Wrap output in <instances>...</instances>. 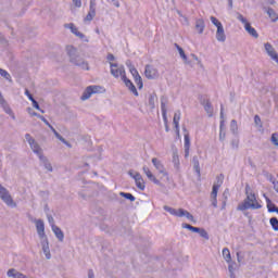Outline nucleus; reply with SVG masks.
I'll return each mask as SVG.
<instances>
[{
  "mask_svg": "<svg viewBox=\"0 0 278 278\" xmlns=\"http://www.w3.org/2000/svg\"><path fill=\"white\" fill-rule=\"evenodd\" d=\"M193 170L197 173L198 177H201V166L199 164V156H193Z\"/></svg>",
  "mask_w": 278,
  "mask_h": 278,
  "instance_id": "26",
  "label": "nucleus"
},
{
  "mask_svg": "<svg viewBox=\"0 0 278 278\" xmlns=\"http://www.w3.org/2000/svg\"><path fill=\"white\" fill-rule=\"evenodd\" d=\"M152 164L160 175H163V177H168V172H166V167H164L162 161H160L157 157H153Z\"/></svg>",
  "mask_w": 278,
  "mask_h": 278,
  "instance_id": "7",
  "label": "nucleus"
},
{
  "mask_svg": "<svg viewBox=\"0 0 278 278\" xmlns=\"http://www.w3.org/2000/svg\"><path fill=\"white\" fill-rule=\"evenodd\" d=\"M182 131H185V157L190 155V135L188 134V129L182 127Z\"/></svg>",
  "mask_w": 278,
  "mask_h": 278,
  "instance_id": "14",
  "label": "nucleus"
},
{
  "mask_svg": "<svg viewBox=\"0 0 278 278\" xmlns=\"http://www.w3.org/2000/svg\"><path fill=\"white\" fill-rule=\"evenodd\" d=\"M119 194L121 197H124V199H127L128 201H131V202L136 201V197H134V194L131 193L121 192Z\"/></svg>",
  "mask_w": 278,
  "mask_h": 278,
  "instance_id": "42",
  "label": "nucleus"
},
{
  "mask_svg": "<svg viewBox=\"0 0 278 278\" xmlns=\"http://www.w3.org/2000/svg\"><path fill=\"white\" fill-rule=\"evenodd\" d=\"M55 136V138H58V140H60V142H64V137H62V135H60V132H58V130H53L52 131Z\"/></svg>",
  "mask_w": 278,
  "mask_h": 278,
  "instance_id": "50",
  "label": "nucleus"
},
{
  "mask_svg": "<svg viewBox=\"0 0 278 278\" xmlns=\"http://www.w3.org/2000/svg\"><path fill=\"white\" fill-rule=\"evenodd\" d=\"M270 142L273 143L274 147H278V134L277 132H274L271 135Z\"/></svg>",
  "mask_w": 278,
  "mask_h": 278,
  "instance_id": "45",
  "label": "nucleus"
},
{
  "mask_svg": "<svg viewBox=\"0 0 278 278\" xmlns=\"http://www.w3.org/2000/svg\"><path fill=\"white\" fill-rule=\"evenodd\" d=\"M52 231L55 238L59 240V242H64V231H62L61 227H58L56 225H52Z\"/></svg>",
  "mask_w": 278,
  "mask_h": 278,
  "instance_id": "17",
  "label": "nucleus"
},
{
  "mask_svg": "<svg viewBox=\"0 0 278 278\" xmlns=\"http://www.w3.org/2000/svg\"><path fill=\"white\" fill-rule=\"evenodd\" d=\"M202 105L210 117L214 116V106H212V102L208 99L203 100Z\"/></svg>",
  "mask_w": 278,
  "mask_h": 278,
  "instance_id": "20",
  "label": "nucleus"
},
{
  "mask_svg": "<svg viewBox=\"0 0 278 278\" xmlns=\"http://www.w3.org/2000/svg\"><path fill=\"white\" fill-rule=\"evenodd\" d=\"M126 66L129 68V71H131V68H136V66H134V64L131 63V60L126 61Z\"/></svg>",
  "mask_w": 278,
  "mask_h": 278,
  "instance_id": "59",
  "label": "nucleus"
},
{
  "mask_svg": "<svg viewBox=\"0 0 278 278\" xmlns=\"http://www.w3.org/2000/svg\"><path fill=\"white\" fill-rule=\"evenodd\" d=\"M179 121H181V111H176L173 118L175 127L179 126Z\"/></svg>",
  "mask_w": 278,
  "mask_h": 278,
  "instance_id": "34",
  "label": "nucleus"
},
{
  "mask_svg": "<svg viewBox=\"0 0 278 278\" xmlns=\"http://www.w3.org/2000/svg\"><path fill=\"white\" fill-rule=\"evenodd\" d=\"M75 8H81V0H72Z\"/></svg>",
  "mask_w": 278,
  "mask_h": 278,
  "instance_id": "62",
  "label": "nucleus"
},
{
  "mask_svg": "<svg viewBox=\"0 0 278 278\" xmlns=\"http://www.w3.org/2000/svg\"><path fill=\"white\" fill-rule=\"evenodd\" d=\"M144 75L147 79H157L160 77V72L153 65H146Z\"/></svg>",
  "mask_w": 278,
  "mask_h": 278,
  "instance_id": "5",
  "label": "nucleus"
},
{
  "mask_svg": "<svg viewBox=\"0 0 278 278\" xmlns=\"http://www.w3.org/2000/svg\"><path fill=\"white\" fill-rule=\"evenodd\" d=\"M30 149L33 152H35L36 155H38V157H41L42 155V148H40V144H38V142H34L29 144Z\"/></svg>",
  "mask_w": 278,
  "mask_h": 278,
  "instance_id": "25",
  "label": "nucleus"
},
{
  "mask_svg": "<svg viewBox=\"0 0 278 278\" xmlns=\"http://www.w3.org/2000/svg\"><path fill=\"white\" fill-rule=\"evenodd\" d=\"M143 173L148 177V179L150 181H152V184H155L156 186H160V184H161L160 180H157L155 175H153V173H151V169L148 166H143Z\"/></svg>",
  "mask_w": 278,
  "mask_h": 278,
  "instance_id": "16",
  "label": "nucleus"
},
{
  "mask_svg": "<svg viewBox=\"0 0 278 278\" xmlns=\"http://www.w3.org/2000/svg\"><path fill=\"white\" fill-rule=\"evenodd\" d=\"M219 189H220V187H216V186L213 185V189H212V192H211V198H217Z\"/></svg>",
  "mask_w": 278,
  "mask_h": 278,
  "instance_id": "47",
  "label": "nucleus"
},
{
  "mask_svg": "<svg viewBox=\"0 0 278 278\" xmlns=\"http://www.w3.org/2000/svg\"><path fill=\"white\" fill-rule=\"evenodd\" d=\"M110 68H111V75L115 77V79H118V77L124 78L125 74V66L121 65L118 66V63H112L110 62Z\"/></svg>",
  "mask_w": 278,
  "mask_h": 278,
  "instance_id": "4",
  "label": "nucleus"
},
{
  "mask_svg": "<svg viewBox=\"0 0 278 278\" xmlns=\"http://www.w3.org/2000/svg\"><path fill=\"white\" fill-rule=\"evenodd\" d=\"M178 52L180 58L184 60L185 64H190V62H188V55H186L184 48H178Z\"/></svg>",
  "mask_w": 278,
  "mask_h": 278,
  "instance_id": "37",
  "label": "nucleus"
},
{
  "mask_svg": "<svg viewBox=\"0 0 278 278\" xmlns=\"http://www.w3.org/2000/svg\"><path fill=\"white\" fill-rule=\"evenodd\" d=\"M211 23H213V25H215V27H217V29L219 28V26H223V23H220L218 21V18L211 16Z\"/></svg>",
  "mask_w": 278,
  "mask_h": 278,
  "instance_id": "46",
  "label": "nucleus"
},
{
  "mask_svg": "<svg viewBox=\"0 0 278 278\" xmlns=\"http://www.w3.org/2000/svg\"><path fill=\"white\" fill-rule=\"evenodd\" d=\"M239 144H240V141L238 139H233L231 141L232 149H238Z\"/></svg>",
  "mask_w": 278,
  "mask_h": 278,
  "instance_id": "54",
  "label": "nucleus"
},
{
  "mask_svg": "<svg viewBox=\"0 0 278 278\" xmlns=\"http://www.w3.org/2000/svg\"><path fill=\"white\" fill-rule=\"evenodd\" d=\"M25 139L28 142V144H31V143H34L36 141V139L31 138L30 134H26L25 135Z\"/></svg>",
  "mask_w": 278,
  "mask_h": 278,
  "instance_id": "48",
  "label": "nucleus"
},
{
  "mask_svg": "<svg viewBox=\"0 0 278 278\" xmlns=\"http://www.w3.org/2000/svg\"><path fill=\"white\" fill-rule=\"evenodd\" d=\"M35 225L40 240L47 238V233L45 232V222L42 219H36Z\"/></svg>",
  "mask_w": 278,
  "mask_h": 278,
  "instance_id": "9",
  "label": "nucleus"
},
{
  "mask_svg": "<svg viewBox=\"0 0 278 278\" xmlns=\"http://www.w3.org/2000/svg\"><path fill=\"white\" fill-rule=\"evenodd\" d=\"M166 105H168V97L163 96L161 97V112H162L163 121L165 124L168 123V116H167L168 109L166 108Z\"/></svg>",
  "mask_w": 278,
  "mask_h": 278,
  "instance_id": "8",
  "label": "nucleus"
},
{
  "mask_svg": "<svg viewBox=\"0 0 278 278\" xmlns=\"http://www.w3.org/2000/svg\"><path fill=\"white\" fill-rule=\"evenodd\" d=\"M48 222H49L50 225H51V229H53V225H55V219H53V216L48 215Z\"/></svg>",
  "mask_w": 278,
  "mask_h": 278,
  "instance_id": "57",
  "label": "nucleus"
},
{
  "mask_svg": "<svg viewBox=\"0 0 278 278\" xmlns=\"http://www.w3.org/2000/svg\"><path fill=\"white\" fill-rule=\"evenodd\" d=\"M269 223H270L274 231H278V219H277V217H271L269 219Z\"/></svg>",
  "mask_w": 278,
  "mask_h": 278,
  "instance_id": "40",
  "label": "nucleus"
},
{
  "mask_svg": "<svg viewBox=\"0 0 278 278\" xmlns=\"http://www.w3.org/2000/svg\"><path fill=\"white\" fill-rule=\"evenodd\" d=\"M64 27L66 29H71L72 34L76 35L78 38H80V40H84L86 38V35H84V33H80L76 25L73 24V23H70V24H65Z\"/></svg>",
  "mask_w": 278,
  "mask_h": 278,
  "instance_id": "12",
  "label": "nucleus"
},
{
  "mask_svg": "<svg viewBox=\"0 0 278 278\" xmlns=\"http://www.w3.org/2000/svg\"><path fill=\"white\" fill-rule=\"evenodd\" d=\"M31 103H33V108H35V110H40V104H38V101H36V99L33 100Z\"/></svg>",
  "mask_w": 278,
  "mask_h": 278,
  "instance_id": "60",
  "label": "nucleus"
},
{
  "mask_svg": "<svg viewBox=\"0 0 278 278\" xmlns=\"http://www.w3.org/2000/svg\"><path fill=\"white\" fill-rule=\"evenodd\" d=\"M198 233L201 238H204V240H210V233H207V230L204 228H199Z\"/></svg>",
  "mask_w": 278,
  "mask_h": 278,
  "instance_id": "36",
  "label": "nucleus"
},
{
  "mask_svg": "<svg viewBox=\"0 0 278 278\" xmlns=\"http://www.w3.org/2000/svg\"><path fill=\"white\" fill-rule=\"evenodd\" d=\"M266 13L268 14L269 18L273 21V23H277L278 15L277 12L273 8H267Z\"/></svg>",
  "mask_w": 278,
  "mask_h": 278,
  "instance_id": "29",
  "label": "nucleus"
},
{
  "mask_svg": "<svg viewBox=\"0 0 278 278\" xmlns=\"http://www.w3.org/2000/svg\"><path fill=\"white\" fill-rule=\"evenodd\" d=\"M157 100V94L151 93L149 96L148 105H150L151 110H155V101Z\"/></svg>",
  "mask_w": 278,
  "mask_h": 278,
  "instance_id": "31",
  "label": "nucleus"
},
{
  "mask_svg": "<svg viewBox=\"0 0 278 278\" xmlns=\"http://www.w3.org/2000/svg\"><path fill=\"white\" fill-rule=\"evenodd\" d=\"M136 186L139 190H144L146 186H144V179L142 178V175H140V173H136L134 176Z\"/></svg>",
  "mask_w": 278,
  "mask_h": 278,
  "instance_id": "19",
  "label": "nucleus"
},
{
  "mask_svg": "<svg viewBox=\"0 0 278 278\" xmlns=\"http://www.w3.org/2000/svg\"><path fill=\"white\" fill-rule=\"evenodd\" d=\"M244 29L250 36H252V38H260V34H257V30L251 26V23L245 24Z\"/></svg>",
  "mask_w": 278,
  "mask_h": 278,
  "instance_id": "22",
  "label": "nucleus"
},
{
  "mask_svg": "<svg viewBox=\"0 0 278 278\" xmlns=\"http://www.w3.org/2000/svg\"><path fill=\"white\" fill-rule=\"evenodd\" d=\"M122 80L124 81L126 88H128L130 90V92H132V94H135V97H138V89H136V86L134 85V83H131L129 80V78H127V75H125Z\"/></svg>",
  "mask_w": 278,
  "mask_h": 278,
  "instance_id": "15",
  "label": "nucleus"
},
{
  "mask_svg": "<svg viewBox=\"0 0 278 278\" xmlns=\"http://www.w3.org/2000/svg\"><path fill=\"white\" fill-rule=\"evenodd\" d=\"M265 47V51L267 53V55H269V58H271L275 53H277V51H275V48L273 47V45H270V42H266L264 45Z\"/></svg>",
  "mask_w": 278,
  "mask_h": 278,
  "instance_id": "30",
  "label": "nucleus"
},
{
  "mask_svg": "<svg viewBox=\"0 0 278 278\" xmlns=\"http://www.w3.org/2000/svg\"><path fill=\"white\" fill-rule=\"evenodd\" d=\"M266 203H267V210L269 213L276 212L273 210H278L277 205H275V203H273V201H270V198H266Z\"/></svg>",
  "mask_w": 278,
  "mask_h": 278,
  "instance_id": "35",
  "label": "nucleus"
},
{
  "mask_svg": "<svg viewBox=\"0 0 278 278\" xmlns=\"http://www.w3.org/2000/svg\"><path fill=\"white\" fill-rule=\"evenodd\" d=\"M222 253L225 262L229 264L231 262V252L227 248H224Z\"/></svg>",
  "mask_w": 278,
  "mask_h": 278,
  "instance_id": "32",
  "label": "nucleus"
},
{
  "mask_svg": "<svg viewBox=\"0 0 278 278\" xmlns=\"http://www.w3.org/2000/svg\"><path fill=\"white\" fill-rule=\"evenodd\" d=\"M88 277L89 278H94V271L92 269L88 270Z\"/></svg>",
  "mask_w": 278,
  "mask_h": 278,
  "instance_id": "64",
  "label": "nucleus"
},
{
  "mask_svg": "<svg viewBox=\"0 0 278 278\" xmlns=\"http://www.w3.org/2000/svg\"><path fill=\"white\" fill-rule=\"evenodd\" d=\"M97 16V1L96 0H90V7H89V12L87 16L85 17V21H92Z\"/></svg>",
  "mask_w": 278,
  "mask_h": 278,
  "instance_id": "11",
  "label": "nucleus"
},
{
  "mask_svg": "<svg viewBox=\"0 0 278 278\" xmlns=\"http://www.w3.org/2000/svg\"><path fill=\"white\" fill-rule=\"evenodd\" d=\"M101 90V86H89L86 88L85 92L81 96V101H86L92 97V94H97Z\"/></svg>",
  "mask_w": 278,
  "mask_h": 278,
  "instance_id": "6",
  "label": "nucleus"
},
{
  "mask_svg": "<svg viewBox=\"0 0 278 278\" xmlns=\"http://www.w3.org/2000/svg\"><path fill=\"white\" fill-rule=\"evenodd\" d=\"M55 136V138H58V140H60V142H64V137H62V135H60V132H58V130H53L52 131Z\"/></svg>",
  "mask_w": 278,
  "mask_h": 278,
  "instance_id": "52",
  "label": "nucleus"
},
{
  "mask_svg": "<svg viewBox=\"0 0 278 278\" xmlns=\"http://www.w3.org/2000/svg\"><path fill=\"white\" fill-rule=\"evenodd\" d=\"M8 277H12V278H27V276H25V274L20 273L18 270L11 268L8 270L7 273Z\"/></svg>",
  "mask_w": 278,
  "mask_h": 278,
  "instance_id": "24",
  "label": "nucleus"
},
{
  "mask_svg": "<svg viewBox=\"0 0 278 278\" xmlns=\"http://www.w3.org/2000/svg\"><path fill=\"white\" fill-rule=\"evenodd\" d=\"M129 72L134 78L140 76V74L138 73V70H136V67H131V70H129Z\"/></svg>",
  "mask_w": 278,
  "mask_h": 278,
  "instance_id": "53",
  "label": "nucleus"
},
{
  "mask_svg": "<svg viewBox=\"0 0 278 278\" xmlns=\"http://www.w3.org/2000/svg\"><path fill=\"white\" fill-rule=\"evenodd\" d=\"M225 138H226V132L225 130H219V140L222 142H225Z\"/></svg>",
  "mask_w": 278,
  "mask_h": 278,
  "instance_id": "55",
  "label": "nucleus"
},
{
  "mask_svg": "<svg viewBox=\"0 0 278 278\" xmlns=\"http://www.w3.org/2000/svg\"><path fill=\"white\" fill-rule=\"evenodd\" d=\"M25 94H26V97H28L29 101H34L35 100L34 96H31V93L29 92L28 89L25 90Z\"/></svg>",
  "mask_w": 278,
  "mask_h": 278,
  "instance_id": "61",
  "label": "nucleus"
},
{
  "mask_svg": "<svg viewBox=\"0 0 278 278\" xmlns=\"http://www.w3.org/2000/svg\"><path fill=\"white\" fill-rule=\"evenodd\" d=\"M40 240H41V247H42V251L46 255V258L51 260V250L49 249V238L46 237Z\"/></svg>",
  "mask_w": 278,
  "mask_h": 278,
  "instance_id": "13",
  "label": "nucleus"
},
{
  "mask_svg": "<svg viewBox=\"0 0 278 278\" xmlns=\"http://www.w3.org/2000/svg\"><path fill=\"white\" fill-rule=\"evenodd\" d=\"M0 75L1 77H4V79H8V81H12V76L10 73H8V71L0 68Z\"/></svg>",
  "mask_w": 278,
  "mask_h": 278,
  "instance_id": "39",
  "label": "nucleus"
},
{
  "mask_svg": "<svg viewBox=\"0 0 278 278\" xmlns=\"http://www.w3.org/2000/svg\"><path fill=\"white\" fill-rule=\"evenodd\" d=\"M0 199L5 203V205H9V207H16V203H14V199H12L10 191H8L2 185H0Z\"/></svg>",
  "mask_w": 278,
  "mask_h": 278,
  "instance_id": "3",
  "label": "nucleus"
},
{
  "mask_svg": "<svg viewBox=\"0 0 278 278\" xmlns=\"http://www.w3.org/2000/svg\"><path fill=\"white\" fill-rule=\"evenodd\" d=\"M254 123H255V125L262 126V118L260 117V115L254 116Z\"/></svg>",
  "mask_w": 278,
  "mask_h": 278,
  "instance_id": "56",
  "label": "nucleus"
},
{
  "mask_svg": "<svg viewBox=\"0 0 278 278\" xmlns=\"http://www.w3.org/2000/svg\"><path fill=\"white\" fill-rule=\"evenodd\" d=\"M1 108L4 110L5 114H9L10 117L13 118V121H16V116L14 115V112L10 108V104L4 100L3 102H0Z\"/></svg>",
  "mask_w": 278,
  "mask_h": 278,
  "instance_id": "21",
  "label": "nucleus"
},
{
  "mask_svg": "<svg viewBox=\"0 0 278 278\" xmlns=\"http://www.w3.org/2000/svg\"><path fill=\"white\" fill-rule=\"evenodd\" d=\"M173 164H174L175 168H179V154H177V153L173 154Z\"/></svg>",
  "mask_w": 278,
  "mask_h": 278,
  "instance_id": "44",
  "label": "nucleus"
},
{
  "mask_svg": "<svg viewBox=\"0 0 278 278\" xmlns=\"http://www.w3.org/2000/svg\"><path fill=\"white\" fill-rule=\"evenodd\" d=\"M72 64H75V66H79L83 68V71H90V66L88 65V62L84 61V59L76 56L72 58Z\"/></svg>",
  "mask_w": 278,
  "mask_h": 278,
  "instance_id": "10",
  "label": "nucleus"
},
{
  "mask_svg": "<svg viewBox=\"0 0 278 278\" xmlns=\"http://www.w3.org/2000/svg\"><path fill=\"white\" fill-rule=\"evenodd\" d=\"M225 181V175L224 174H219L218 176H216V181L214 182L213 186L220 188V186H223V182Z\"/></svg>",
  "mask_w": 278,
  "mask_h": 278,
  "instance_id": "33",
  "label": "nucleus"
},
{
  "mask_svg": "<svg viewBox=\"0 0 278 278\" xmlns=\"http://www.w3.org/2000/svg\"><path fill=\"white\" fill-rule=\"evenodd\" d=\"M249 190H251V187L247 185L245 187L247 199L237 206V210L239 212H244L245 210H262V204L257 202V198L255 197V193L249 192Z\"/></svg>",
  "mask_w": 278,
  "mask_h": 278,
  "instance_id": "1",
  "label": "nucleus"
},
{
  "mask_svg": "<svg viewBox=\"0 0 278 278\" xmlns=\"http://www.w3.org/2000/svg\"><path fill=\"white\" fill-rule=\"evenodd\" d=\"M135 84L138 86L139 90H142L143 84H142V77L139 76H135Z\"/></svg>",
  "mask_w": 278,
  "mask_h": 278,
  "instance_id": "41",
  "label": "nucleus"
},
{
  "mask_svg": "<svg viewBox=\"0 0 278 278\" xmlns=\"http://www.w3.org/2000/svg\"><path fill=\"white\" fill-rule=\"evenodd\" d=\"M163 208L165 210V212H168L169 214H172V216H177L178 218H184L185 216L186 218H188V220H191V223H194V216L190 214V212L184 208L176 210L168 205H165Z\"/></svg>",
  "mask_w": 278,
  "mask_h": 278,
  "instance_id": "2",
  "label": "nucleus"
},
{
  "mask_svg": "<svg viewBox=\"0 0 278 278\" xmlns=\"http://www.w3.org/2000/svg\"><path fill=\"white\" fill-rule=\"evenodd\" d=\"M276 64H278V53L276 52L273 56H270Z\"/></svg>",
  "mask_w": 278,
  "mask_h": 278,
  "instance_id": "63",
  "label": "nucleus"
},
{
  "mask_svg": "<svg viewBox=\"0 0 278 278\" xmlns=\"http://www.w3.org/2000/svg\"><path fill=\"white\" fill-rule=\"evenodd\" d=\"M41 165L46 168L48 173H53V165H51V162H49V159L47 156L42 155L39 157Z\"/></svg>",
  "mask_w": 278,
  "mask_h": 278,
  "instance_id": "18",
  "label": "nucleus"
},
{
  "mask_svg": "<svg viewBox=\"0 0 278 278\" xmlns=\"http://www.w3.org/2000/svg\"><path fill=\"white\" fill-rule=\"evenodd\" d=\"M195 29H197L198 34H203V31L205 29V22L201 18L197 20Z\"/></svg>",
  "mask_w": 278,
  "mask_h": 278,
  "instance_id": "28",
  "label": "nucleus"
},
{
  "mask_svg": "<svg viewBox=\"0 0 278 278\" xmlns=\"http://www.w3.org/2000/svg\"><path fill=\"white\" fill-rule=\"evenodd\" d=\"M216 39L218 42H225L227 40V36L225 35V28L223 26H219L216 31Z\"/></svg>",
  "mask_w": 278,
  "mask_h": 278,
  "instance_id": "23",
  "label": "nucleus"
},
{
  "mask_svg": "<svg viewBox=\"0 0 278 278\" xmlns=\"http://www.w3.org/2000/svg\"><path fill=\"white\" fill-rule=\"evenodd\" d=\"M237 18L238 21H240V23H242L245 27V25H249V21H247V18L244 17L243 14L237 13Z\"/></svg>",
  "mask_w": 278,
  "mask_h": 278,
  "instance_id": "43",
  "label": "nucleus"
},
{
  "mask_svg": "<svg viewBox=\"0 0 278 278\" xmlns=\"http://www.w3.org/2000/svg\"><path fill=\"white\" fill-rule=\"evenodd\" d=\"M55 136V138H58V140H60V142H64V137H62V135H60V132H58V130H53L52 131Z\"/></svg>",
  "mask_w": 278,
  "mask_h": 278,
  "instance_id": "51",
  "label": "nucleus"
},
{
  "mask_svg": "<svg viewBox=\"0 0 278 278\" xmlns=\"http://www.w3.org/2000/svg\"><path fill=\"white\" fill-rule=\"evenodd\" d=\"M66 52H67V55H70V62L73 61V58H77V49H75V47L73 46H67Z\"/></svg>",
  "mask_w": 278,
  "mask_h": 278,
  "instance_id": "27",
  "label": "nucleus"
},
{
  "mask_svg": "<svg viewBox=\"0 0 278 278\" xmlns=\"http://www.w3.org/2000/svg\"><path fill=\"white\" fill-rule=\"evenodd\" d=\"M55 136V138H58V140H60V142H64V137H62V135H60V132H58V130H53L52 131Z\"/></svg>",
  "mask_w": 278,
  "mask_h": 278,
  "instance_id": "49",
  "label": "nucleus"
},
{
  "mask_svg": "<svg viewBox=\"0 0 278 278\" xmlns=\"http://www.w3.org/2000/svg\"><path fill=\"white\" fill-rule=\"evenodd\" d=\"M211 203L213 207H218V200L216 198H211Z\"/></svg>",
  "mask_w": 278,
  "mask_h": 278,
  "instance_id": "58",
  "label": "nucleus"
},
{
  "mask_svg": "<svg viewBox=\"0 0 278 278\" xmlns=\"http://www.w3.org/2000/svg\"><path fill=\"white\" fill-rule=\"evenodd\" d=\"M230 131H232V134H238V122L236 119L230 122Z\"/></svg>",
  "mask_w": 278,
  "mask_h": 278,
  "instance_id": "38",
  "label": "nucleus"
}]
</instances>
